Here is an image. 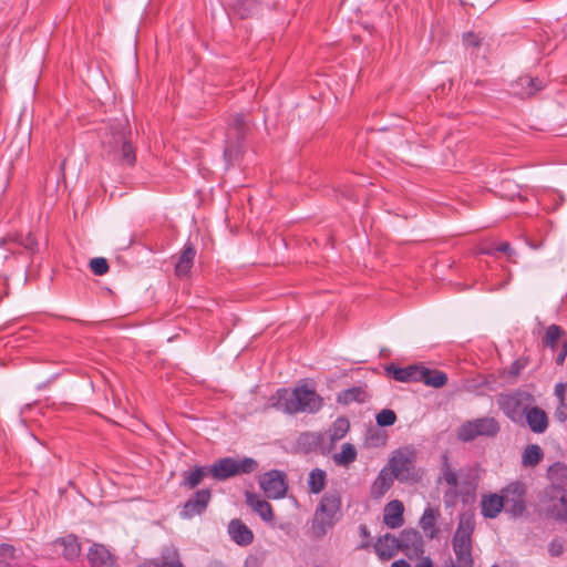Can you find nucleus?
<instances>
[{"label": "nucleus", "mask_w": 567, "mask_h": 567, "mask_svg": "<svg viewBox=\"0 0 567 567\" xmlns=\"http://www.w3.org/2000/svg\"><path fill=\"white\" fill-rule=\"evenodd\" d=\"M271 401L272 406L288 414H316L323 406V399L307 384H299L293 390L279 389Z\"/></svg>", "instance_id": "obj_1"}, {"label": "nucleus", "mask_w": 567, "mask_h": 567, "mask_svg": "<svg viewBox=\"0 0 567 567\" xmlns=\"http://www.w3.org/2000/svg\"><path fill=\"white\" fill-rule=\"evenodd\" d=\"M475 529V516L473 512H464L460 515L457 528L452 539L456 563L453 567H473L472 535Z\"/></svg>", "instance_id": "obj_2"}, {"label": "nucleus", "mask_w": 567, "mask_h": 567, "mask_svg": "<svg viewBox=\"0 0 567 567\" xmlns=\"http://www.w3.org/2000/svg\"><path fill=\"white\" fill-rule=\"evenodd\" d=\"M130 133L127 120H118L110 125L111 137L104 140L103 143L110 148V152H121L118 161L122 164L132 166L135 163L136 156L134 147L127 140Z\"/></svg>", "instance_id": "obj_3"}, {"label": "nucleus", "mask_w": 567, "mask_h": 567, "mask_svg": "<svg viewBox=\"0 0 567 567\" xmlns=\"http://www.w3.org/2000/svg\"><path fill=\"white\" fill-rule=\"evenodd\" d=\"M496 403L509 420L518 423L523 421L528 408L534 403V396L527 391L514 390L498 394Z\"/></svg>", "instance_id": "obj_4"}, {"label": "nucleus", "mask_w": 567, "mask_h": 567, "mask_svg": "<svg viewBox=\"0 0 567 567\" xmlns=\"http://www.w3.org/2000/svg\"><path fill=\"white\" fill-rule=\"evenodd\" d=\"M257 468L258 462L251 457H223L209 466V475L216 481H225L236 475L252 473Z\"/></svg>", "instance_id": "obj_5"}, {"label": "nucleus", "mask_w": 567, "mask_h": 567, "mask_svg": "<svg viewBox=\"0 0 567 567\" xmlns=\"http://www.w3.org/2000/svg\"><path fill=\"white\" fill-rule=\"evenodd\" d=\"M248 130L246 115L235 114L226 131V141L224 148V157L228 164L237 161L241 154L243 141Z\"/></svg>", "instance_id": "obj_6"}, {"label": "nucleus", "mask_w": 567, "mask_h": 567, "mask_svg": "<svg viewBox=\"0 0 567 567\" xmlns=\"http://www.w3.org/2000/svg\"><path fill=\"white\" fill-rule=\"evenodd\" d=\"M540 506L548 518L567 524V489L557 485L548 486L544 491Z\"/></svg>", "instance_id": "obj_7"}, {"label": "nucleus", "mask_w": 567, "mask_h": 567, "mask_svg": "<svg viewBox=\"0 0 567 567\" xmlns=\"http://www.w3.org/2000/svg\"><path fill=\"white\" fill-rule=\"evenodd\" d=\"M341 509V496L337 491L327 492L316 511V518L313 523V529L318 535H323L327 532V527L333 525L337 514Z\"/></svg>", "instance_id": "obj_8"}, {"label": "nucleus", "mask_w": 567, "mask_h": 567, "mask_svg": "<svg viewBox=\"0 0 567 567\" xmlns=\"http://www.w3.org/2000/svg\"><path fill=\"white\" fill-rule=\"evenodd\" d=\"M501 431V425L495 417L484 416L464 422L457 429V439L462 442H471L478 436L495 437Z\"/></svg>", "instance_id": "obj_9"}, {"label": "nucleus", "mask_w": 567, "mask_h": 567, "mask_svg": "<svg viewBox=\"0 0 567 567\" xmlns=\"http://www.w3.org/2000/svg\"><path fill=\"white\" fill-rule=\"evenodd\" d=\"M415 458V451L411 447H404L393 452L389 461L393 477L400 482L411 480L414 474Z\"/></svg>", "instance_id": "obj_10"}, {"label": "nucleus", "mask_w": 567, "mask_h": 567, "mask_svg": "<svg viewBox=\"0 0 567 567\" xmlns=\"http://www.w3.org/2000/svg\"><path fill=\"white\" fill-rule=\"evenodd\" d=\"M259 484L266 496L274 499L282 498L288 488L286 474L277 470L266 472L260 477Z\"/></svg>", "instance_id": "obj_11"}, {"label": "nucleus", "mask_w": 567, "mask_h": 567, "mask_svg": "<svg viewBox=\"0 0 567 567\" xmlns=\"http://www.w3.org/2000/svg\"><path fill=\"white\" fill-rule=\"evenodd\" d=\"M212 499V492L203 488L195 492L184 504L179 515L184 519H190L197 515H202Z\"/></svg>", "instance_id": "obj_12"}, {"label": "nucleus", "mask_w": 567, "mask_h": 567, "mask_svg": "<svg viewBox=\"0 0 567 567\" xmlns=\"http://www.w3.org/2000/svg\"><path fill=\"white\" fill-rule=\"evenodd\" d=\"M401 551L410 559L420 558L424 553L422 535L413 528L403 529L398 537Z\"/></svg>", "instance_id": "obj_13"}, {"label": "nucleus", "mask_w": 567, "mask_h": 567, "mask_svg": "<svg viewBox=\"0 0 567 567\" xmlns=\"http://www.w3.org/2000/svg\"><path fill=\"white\" fill-rule=\"evenodd\" d=\"M441 481H444L449 485V489H446L443 495L444 505L446 507H452L456 504V499L458 495L463 494V491L457 488V474L451 468L446 456L444 457Z\"/></svg>", "instance_id": "obj_14"}, {"label": "nucleus", "mask_w": 567, "mask_h": 567, "mask_svg": "<svg viewBox=\"0 0 567 567\" xmlns=\"http://www.w3.org/2000/svg\"><path fill=\"white\" fill-rule=\"evenodd\" d=\"M546 86V80L529 74L519 76L513 84L512 89L516 95L520 97H529Z\"/></svg>", "instance_id": "obj_15"}, {"label": "nucleus", "mask_w": 567, "mask_h": 567, "mask_svg": "<svg viewBox=\"0 0 567 567\" xmlns=\"http://www.w3.org/2000/svg\"><path fill=\"white\" fill-rule=\"evenodd\" d=\"M91 567H117L115 556L105 545L94 543L87 553Z\"/></svg>", "instance_id": "obj_16"}, {"label": "nucleus", "mask_w": 567, "mask_h": 567, "mask_svg": "<svg viewBox=\"0 0 567 567\" xmlns=\"http://www.w3.org/2000/svg\"><path fill=\"white\" fill-rule=\"evenodd\" d=\"M525 488L520 483H513L505 488V506L515 515H522L525 511Z\"/></svg>", "instance_id": "obj_17"}, {"label": "nucleus", "mask_w": 567, "mask_h": 567, "mask_svg": "<svg viewBox=\"0 0 567 567\" xmlns=\"http://www.w3.org/2000/svg\"><path fill=\"white\" fill-rule=\"evenodd\" d=\"M422 363L411 364L404 368H399L390 364L385 368L386 373L391 374L394 380L400 382H419L422 378L421 370Z\"/></svg>", "instance_id": "obj_18"}, {"label": "nucleus", "mask_w": 567, "mask_h": 567, "mask_svg": "<svg viewBox=\"0 0 567 567\" xmlns=\"http://www.w3.org/2000/svg\"><path fill=\"white\" fill-rule=\"evenodd\" d=\"M374 549L380 559L389 560L401 550L399 538L388 533L378 539Z\"/></svg>", "instance_id": "obj_19"}, {"label": "nucleus", "mask_w": 567, "mask_h": 567, "mask_svg": "<svg viewBox=\"0 0 567 567\" xmlns=\"http://www.w3.org/2000/svg\"><path fill=\"white\" fill-rule=\"evenodd\" d=\"M404 507L402 502L394 499L388 503L384 507L383 522L390 528H399L403 525Z\"/></svg>", "instance_id": "obj_20"}, {"label": "nucleus", "mask_w": 567, "mask_h": 567, "mask_svg": "<svg viewBox=\"0 0 567 567\" xmlns=\"http://www.w3.org/2000/svg\"><path fill=\"white\" fill-rule=\"evenodd\" d=\"M524 417L534 433H544L548 427L547 414L538 406H529Z\"/></svg>", "instance_id": "obj_21"}, {"label": "nucleus", "mask_w": 567, "mask_h": 567, "mask_svg": "<svg viewBox=\"0 0 567 567\" xmlns=\"http://www.w3.org/2000/svg\"><path fill=\"white\" fill-rule=\"evenodd\" d=\"M228 533L231 539L240 546H248L254 540L252 532L240 519H233L229 523Z\"/></svg>", "instance_id": "obj_22"}, {"label": "nucleus", "mask_w": 567, "mask_h": 567, "mask_svg": "<svg viewBox=\"0 0 567 567\" xmlns=\"http://www.w3.org/2000/svg\"><path fill=\"white\" fill-rule=\"evenodd\" d=\"M246 503L260 516L261 519L265 522L272 520V507L267 501L260 498L255 493L246 492Z\"/></svg>", "instance_id": "obj_23"}, {"label": "nucleus", "mask_w": 567, "mask_h": 567, "mask_svg": "<svg viewBox=\"0 0 567 567\" xmlns=\"http://www.w3.org/2000/svg\"><path fill=\"white\" fill-rule=\"evenodd\" d=\"M196 256V249L192 244H186L181 251L178 260L175 266V272L178 277H185L189 274L194 259Z\"/></svg>", "instance_id": "obj_24"}, {"label": "nucleus", "mask_w": 567, "mask_h": 567, "mask_svg": "<svg viewBox=\"0 0 567 567\" xmlns=\"http://www.w3.org/2000/svg\"><path fill=\"white\" fill-rule=\"evenodd\" d=\"M505 489L503 495L492 494L482 499V515L487 518H495L505 506Z\"/></svg>", "instance_id": "obj_25"}, {"label": "nucleus", "mask_w": 567, "mask_h": 567, "mask_svg": "<svg viewBox=\"0 0 567 567\" xmlns=\"http://www.w3.org/2000/svg\"><path fill=\"white\" fill-rule=\"evenodd\" d=\"M324 441L321 432H303L298 436V446L306 453L319 450Z\"/></svg>", "instance_id": "obj_26"}, {"label": "nucleus", "mask_w": 567, "mask_h": 567, "mask_svg": "<svg viewBox=\"0 0 567 567\" xmlns=\"http://www.w3.org/2000/svg\"><path fill=\"white\" fill-rule=\"evenodd\" d=\"M150 567H184L176 547L168 546L162 551L157 560L150 563Z\"/></svg>", "instance_id": "obj_27"}, {"label": "nucleus", "mask_w": 567, "mask_h": 567, "mask_svg": "<svg viewBox=\"0 0 567 567\" xmlns=\"http://www.w3.org/2000/svg\"><path fill=\"white\" fill-rule=\"evenodd\" d=\"M207 475H209V466H195L193 470L183 473L181 486L194 489Z\"/></svg>", "instance_id": "obj_28"}, {"label": "nucleus", "mask_w": 567, "mask_h": 567, "mask_svg": "<svg viewBox=\"0 0 567 567\" xmlns=\"http://www.w3.org/2000/svg\"><path fill=\"white\" fill-rule=\"evenodd\" d=\"M422 378L419 382H423L427 386L440 389L447 383V374L440 370H432L422 365L421 370Z\"/></svg>", "instance_id": "obj_29"}, {"label": "nucleus", "mask_w": 567, "mask_h": 567, "mask_svg": "<svg viewBox=\"0 0 567 567\" xmlns=\"http://www.w3.org/2000/svg\"><path fill=\"white\" fill-rule=\"evenodd\" d=\"M54 544L63 547L62 555L66 560H74L80 556L81 545L75 535H68L56 539Z\"/></svg>", "instance_id": "obj_30"}, {"label": "nucleus", "mask_w": 567, "mask_h": 567, "mask_svg": "<svg viewBox=\"0 0 567 567\" xmlns=\"http://www.w3.org/2000/svg\"><path fill=\"white\" fill-rule=\"evenodd\" d=\"M367 394L361 386H353L341 391L337 396V402L343 405H348L352 402L362 403L365 401Z\"/></svg>", "instance_id": "obj_31"}, {"label": "nucleus", "mask_w": 567, "mask_h": 567, "mask_svg": "<svg viewBox=\"0 0 567 567\" xmlns=\"http://www.w3.org/2000/svg\"><path fill=\"white\" fill-rule=\"evenodd\" d=\"M393 480L392 474L386 473L384 470L381 471L372 484L371 494L374 497L383 496L392 486Z\"/></svg>", "instance_id": "obj_32"}, {"label": "nucleus", "mask_w": 567, "mask_h": 567, "mask_svg": "<svg viewBox=\"0 0 567 567\" xmlns=\"http://www.w3.org/2000/svg\"><path fill=\"white\" fill-rule=\"evenodd\" d=\"M439 515V511L433 509L432 507H427L420 519L421 528L431 538H433L436 534L435 523Z\"/></svg>", "instance_id": "obj_33"}, {"label": "nucleus", "mask_w": 567, "mask_h": 567, "mask_svg": "<svg viewBox=\"0 0 567 567\" xmlns=\"http://www.w3.org/2000/svg\"><path fill=\"white\" fill-rule=\"evenodd\" d=\"M544 453L539 445L530 444L526 446L522 455V463L526 467H534L543 460Z\"/></svg>", "instance_id": "obj_34"}, {"label": "nucleus", "mask_w": 567, "mask_h": 567, "mask_svg": "<svg viewBox=\"0 0 567 567\" xmlns=\"http://www.w3.org/2000/svg\"><path fill=\"white\" fill-rule=\"evenodd\" d=\"M350 429V422L347 417H338L330 426L328 433L331 443H336L343 439Z\"/></svg>", "instance_id": "obj_35"}, {"label": "nucleus", "mask_w": 567, "mask_h": 567, "mask_svg": "<svg viewBox=\"0 0 567 567\" xmlns=\"http://www.w3.org/2000/svg\"><path fill=\"white\" fill-rule=\"evenodd\" d=\"M357 450L351 443H344L341 452L333 455V461L337 465L348 466L357 460Z\"/></svg>", "instance_id": "obj_36"}, {"label": "nucleus", "mask_w": 567, "mask_h": 567, "mask_svg": "<svg viewBox=\"0 0 567 567\" xmlns=\"http://www.w3.org/2000/svg\"><path fill=\"white\" fill-rule=\"evenodd\" d=\"M327 474L321 468H315L309 473L308 487L310 493L319 494L326 486Z\"/></svg>", "instance_id": "obj_37"}, {"label": "nucleus", "mask_w": 567, "mask_h": 567, "mask_svg": "<svg viewBox=\"0 0 567 567\" xmlns=\"http://www.w3.org/2000/svg\"><path fill=\"white\" fill-rule=\"evenodd\" d=\"M7 241H13V243L18 244L19 246L24 247L27 250H29L31 252H34L38 247V243L31 233H28L25 235L20 234V235L9 236L8 238H2L0 244L4 245Z\"/></svg>", "instance_id": "obj_38"}, {"label": "nucleus", "mask_w": 567, "mask_h": 567, "mask_svg": "<svg viewBox=\"0 0 567 567\" xmlns=\"http://www.w3.org/2000/svg\"><path fill=\"white\" fill-rule=\"evenodd\" d=\"M565 334V331L561 327L557 326V324H550L547 329H546V333H545V337H544V344L551 348V349H555L558 340Z\"/></svg>", "instance_id": "obj_39"}, {"label": "nucleus", "mask_w": 567, "mask_h": 567, "mask_svg": "<svg viewBox=\"0 0 567 567\" xmlns=\"http://www.w3.org/2000/svg\"><path fill=\"white\" fill-rule=\"evenodd\" d=\"M257 7V0H238L235 6V10L240 16V18H247L252 14Z\"/></svg>", "instance_id": "obj_40"}, {"label": "nucleus", "mask_w": 567, "mask_h": 567, "mask_svg": "<svg viewBox=\"0 0 567 567\" xmlns=\"http://www.w3.org/2000/svg\"><path fill=\"white\" fill-rule=\"evenodd\" d=\"M375 420L380 426H391L396 421V414L393 410L383 409L377 414Z\"/></svg>", "instance_id": "obj_41"}, {"label": "nucleus", "mask_w": 567, "mask_h": 567, "mask_svg": "<svg viewBox=\"0 0 567 567\" xmlns=\"http://www.w3.org/2000/svg\"><path fill=\"white\" fill-rule=\"evenodd\" d=\"M90 268L96 276H103L109 271L107 260L103 257H96L91 259Z\"/></svg>", "instance_id": "obj_42"}, {"label": "nucleus", "mask_w": 567, "mask_h": 567, "mask_svg": "<svg viewBox=\"0 0 567 567\" xmlns=\"http://www.w3.org/2000/svg\"><path fill=\"white\" fill-rule=\"evenodd\" d=\"M565 551V540L560 537H555L548 544V553L551 557H559Z\"/></svg>", "instance_id": "obj_43"}, {"label": "nucleus", "mask_w": 567, "mask_h": 567, "mask_svg": "<svg viewBox=\"0 0 567 567\" xmlns=\"http://www.w3.org/2000/svg\"><path fill=\"white\" fill-rule=\"evenodd\" d=\"M14 547L9 544L0 545V567H8L9 560L13 558Z\"/></svg>", "instance_id": "obj_44"}, {"label": "nucleus", "mask_w": 567, "mask_h": 567, "mask_svg": "<svg viewBox=\"0 0 567 567\" xmlns=\"http://www.w3.org/2000/svg\"><path fill=\"white\" fill-rule=\"evenodd\" d=\"M528 365V359L527 358H519L515 360L509 369H508V375L513 378H517L522 370H524Z\"/></svg>", "instance_id": "obj_45"}, {"label": "nucleus", "mask_w": 567, "mask_h": 567, "mask_svg": "<svg viewBox=\"0 0 567 567\" xmlns=\"http://www.w3.org/2000/svg\"><path fill=\"white\" fill-rule=\"evenodd\" d=\"M555 419L567 426V403L560 402L554 414Z\"/></svg>", "instance_id": "obj_46"}, {"label": "nucleus", "mask_w": 567, "mask_h": 567, "mask_svg": "<svg viewBox=\"0 0 567 567\" xmlns=\"http://www.w3.org/2000/svg\"><path fill=\"white\" fill-rule=\"evenodd\" d=\"M464 42L467 45L478 47L480 45V38L474 33H466L464 34Z\"/></svg>", "instance_id": "obj_47"}, {"label": "nucleus", "mask_w": 567, "mask_h": 567, "mask_svg": "<svg viewBox=\"0 0 567 567\" xmlns=\"http://www.w3.org/2000/svg\"><path fill=\"white\" fill-rule=\"evenodd\" d=\"M566 385L564 383H557L555 385V395L558 398L559 403L565 402Z\"/></svg>", "instance_id": "obj_48"}, {"label": "nucleus", "mask_w": 567, "mask_h": 567, "mask_svg": "<svg viewBox=\"0 0 567 567\" xmlns=\"http://www.w3.org/2000/svg\"><path fill=\"white\" fill-rule=\"evenodd\" d=\"M495 250H496V251H499V252H504V254H506L508 257H511V256H512V254H513V249H512V247H511L509 243H501L499 245H497V246L495 247Z\"/></svg>", "instance_id": "obj_49"}, {"label": "nucleus", "mask_w": 567, "mask_h": 567, "mask_svg": "<svg viewBox=\"0 0 567 567\" xmlns=\"http://www.w3.org/2000/svg\"><path fill=\"white\" fill-rule=\"evenodd\" d=\"M566 357H567V341L564 342L563 348L556 358V363L558 365H561L564 363Z\"/></svg>", "instance_id": "obj_50"}, {"label": "nucleus", "mask_w": 567, "mask_h": 567, "mask_svg": "<svg viewBox=\"0 0 567 567\" xmlns=\"http://www.w3.org/2000/svg\"><path fill=\"white\" fill-rule=\"evenodd\" d=\"M421 560L415 565V567H433V563L430 557H420Z\"/></svg>", "instance_id": "obj_51"}, {"label": "nucleus", "mask_w": 567, "mask_h": 567, "mask_svg": "<svg viewBox=\"0 0 567 567\" xmlns=\"http://www.w3.org/2000/svg\"><path fill=\"white\" fill-rule=\"evenodd\" d=\"M496 252L495 250V247L494 248H491V247H480L478 250H477V254H481V255H489V256H494V254Z\"/></svg>", "instance_id": "obj_52"}, {"label": "nucleus", "mask_w": 567, "mask_h": 567, "mask_svg": "<svg viewBox=\"0 0 567 567\" xmlns=\"http://www.w3.org/2000/svg\"><path fill=\"white\" fill-rule=\"evenodd\" d=\"M391 567H411L404 559L392 563Z\"/></svg>", "instance_id": "obj_53"}, {"label": "nucleus", "mask_w": 567, "mask_h": 567, "mask_svg": "<svg viewBox=\"0 0 567 567\" xmlns=\"http://www.w3.org/2000/svg\"><path fill=\"white\" fill-rule=\"evenodd\" d=\"M506 284H507V282H503V284H499V285H497V286H491V287H488L486 290H487V291H489V292H492V291H497V290H499V289L504 288Z\"/></svg>", "instance_id": "obj_54"}, {"label": "nucleus", "mask_w": 567, "mask_h": 567, "mask_svg": "<svg viewBox=\"0 0 567 567\" xmlns=\"http://www.w3.org/2000/svg\"><path fill=\"white\" fill-rule=\"evenodd\" d=\"M360 532H361V534H362V535H364V536H368V535H369V533H368V528H367V526H365V525H361V526H360Z\"/></svg>", "instance_id": "obj_55"}, {"label": "nucleus", "mask_w": 567, "mask_h": 567, "mask_svg": "<svg viewBox=\"0 0 567 567\" xmlns=\"http://www.w3.org/2000/svg\"><path fill=\"white\" fill-rule=\"evenodd\" d=\"M64 165H65V161H63V163L61 164V171L64 169Z\"/></svg>", "instance_id": "obj_56"}, {"label": "nucleus", "mask_w": 567, "mask_h": 567, "mask_svg": "<svg viewBox=\"0 0 567 567\" xmlns=\"http://www.w3.org/2000/svg\"><path fill=\"white\" fill-rule=\"evenodd\" d=\"M492 567H498V566H492Z\"/></svg>", "instance_id": "obj_57"}]
</instances>
